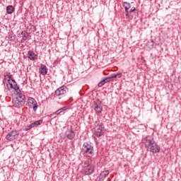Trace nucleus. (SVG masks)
<instances>
[{
	"instance_id": "nucleus-22",
	"label": "nucleus",
	"mask_w": 181,
	"mask_h": 181,
	"mask_svg": "<svg viewBox=\"0 0 181 181\" xmlns=\"http://www.w3.org/2000/svg\"><path fill=\"white\" fill-rule=\"evenodd\" d=\"M123 6L124 8V9H131V4H129V2L124 1L123 3Z\"/></svg>"
},
{
	"instance_id": "nucleus-29",
	"label": "nucleus",
	"mask_w": 181,
	"mask_h": 181,
	"mask_svg": "<svg viewBox=\"0 0 181 181\" xmlns=\"http://www.w3.org/2000/svg\"><path fill=\"white\" fill-rule=\"evenodd\" d=\"M8 84L10 85V88H13V83H11V81L8 79Z\"/></svg>"
},
{
	"instance_id": "nucleus-10",
	"label": "nucleus",
	"mask_w": 181,
	"mask_h": 181,
	"mask_svg": "<svg viewBox=\"0 0 181 181\" xmlns=\"http://www.w3.org/2000/svg\"><path fill=\"white\" fill-rule=\"evenodd\" d=\"M64 135L68 139H70L71 141L72 139H74V136H76V133L74 131H73V128L70 127L69 129H67L64 133Z\"/></svg>"
},
{
	"instance_id": "nucleus-13",
	"label": "nucleus",
	"mask_w": 181,
	"mask_h": 181,
	"mask_svg": "<svg viewBox=\"0 0 181 181\" xmlns=\"http://www.w3.org/2000/svg\"><path fill=\"white\" fill-rule=\"evenodd\" d=\"M95 169L93 165H90L89 167H87L86 168L83 169L84 175L86 176H90V175H93L94 173Z\"/></svg>"
},
{
	"instance_id": "nucleus-33",
	"label": "nucleus",
	"mask_w": 181,
	"mask_h": 181,
	"mask_svg": "<svg viewBox=\"0 0 181 181\" xmlns=\"http://www.w3.org/2000/svg\"><path fill=\"white\" fill-rule=\"evenodd\" d=\"M8 90H11V88H9V87H8Z\"/></svg>"
},
{
	"instance_id": "nucleus-28",
	"label": "nucleus",
	"mask_w": 181,
	"mask_h": 181,
	"mask_svg": "<svg viewBox=\"0 0 181 181\" xmlns=\"http://www.w3.org/2000/svg\"><path fill=\"white\" fill-rule=\"evenodd\" d=\"M135 11H136V8L135 7H132L129 11V13H132V12H135Z\"/></svg>"
},
{
	"instance_id": "nucleus-8",
	"label": "nucleus",
	"mask_w": 181,
	"mask_h": 181,
	"mask_svg": "<svg viewBox=\"0 0 181 181\" xmlns=\"http://www.w3.org/2000/svg\"><path fill=\"white\" fill-rule=\"evenodd\" d=\"M148 152H151L152 153H159L160 152V146L158 145L157 142H155L150 147L146 149Z\"/></svg>"
},
{
	"instance_id": "nucleus-25",
	"label": "nucleus",
	"mask_w": 181,
	"mask_h": 181,
	"mask_svg": "<svg viewBox=\"0 0 181 181\" xmlns=\"http://www.w3.org/2000/svg\"><path fill=\"white\" fill-rule=\"evenodd\" d=\"M32 128H33V126L32 124V123L28 125L25 129V131H29L30 129H32Z\"/></svg>"
},
{
	"instance_id": "nucleus-23",
	"label": "nucleus",
	"mask_w": 181,
	"mask_h": 181,
	"mask_svg": "<svg viewBox=\"0 0 181 181\" xmlns=\"http://www.w3.org/2000/svg\"><path fill=\"white\" fill-rule=\"evenodd\" d=\"M29 35L27 33H24L23 35V38L21 40V43H25V40H28Z\"/></svg>"
},
{
	"instance_id": "nucleus-20",
	"label": "nucleus",
	"mask_w": 181,
	"mask_h": 181,
	"mask_svg": "<svg viewBox=\"0 0 181 181\" xmlns=\"http://www.w3.org/2000/svg\"><path fill=\"white\" fill-rule=\"evenodd\" d=\"M90 166H91V164H90V161L86 160L83 163L82 168H83V170L90 167Z\"/></svg>"
},
{
	"instance_id": "nucleus-27",
	"label": "nucleus",
	"mask_w": 181,
	"mask_h": 181,
	"mask_svg": "<svg viewBox=\"0 0 181 181\" xmlns=\"http://www.w3.org/2000/svg\"><path fill=\"white\" fill-rule=\"evenodd\" d=\"M8 80H9L10 81H11H11H12L13 83H16V81H15V79H13V78L12 77V74L8 76Z\"/></svg>"
},
{
	"instance_id": "nucleus-12",
	"label": "nucleus",
	"mask_w": 181,
	"mask_h": 181,
	"mask_svg": "<svg viewBox=\"0 0 181 181\" xmlns=\"http://www.w3.org/2000/svg\"><path fill=\"white\" fill-rule=\"evenodd\" d=\"M109 175H110V171L108 170L102 171L100 173L99 176L97 177V178L95 179V181H104L107 177V176H108Z\"/></svg>"
},
{
	"instance_id": "nucleus-16",
	"label": "nucleus",
	"mask_w": 181,
	"mask_h": 181,
	"mask_svg": "<svg viewBox=\"0 0 181 181\" xmlns=\"http://www.w3.org/2000/svg\"><path fill=\"white\" fill-rule=\"evenodd\" d=\"M6 39H8L10 42H13L16 39V35L13 33H8V35L6 37Z\"/></svg>"
},
{
	"instance_id": "nucleus-3",
	"label": "nucleus",
	"mask_w": 181,
	"mask_h": 181,
	"mask_svg": "<svg viewBox=\"0 0 181 181\" xmlns=\"http://www.w3.org/2000/svg\"><path fill=\"white\" fill-rule=\"evenodd\" d=\"M69 91V88L66 86L59 87L55 90V95L59 97V100H62V97H64L67 92Z\"/></svg>"
},
{
	"instance_id": "nucleus-31",
	"label": "nucleus",
	"mask_w": 181,
	"mask_h": 181,
	"mask_svg": "<svg viewBox=\"0 0 181 181\" xmlns=\"http://www.w3.org/2000/svg\"><path fill=\"white\" fill-rule=\"evenodd\" d=\"M18 35H22L23 36V35H25V33H23V31H20Z\"/></svg>"
},
{
	"instance_id": "nucleus-9",
	"label": "nucleus",
	"mask_w": 181,
	"mask_h": 181,
	"mask_svg": "<svg viewBox=\"0 0 181 181\" xmlns=\"http://www.w3.org/2000/svg\"><path fill=\"white\" fill-rule=\"evenodd\" d=\"M28 103L30 108L33 109L34 112H36V111H37V102H36V100L35 98H29Z\"/></svg>"
},
{
	"instance_id": "nucleus-7",
	"label": "nucleus",
	"mask_w": 181,
	"mask_h": 181,
	"mask_svg": "<svg viewBox=\"0 0 181 181\" xmlns=\"http://www.w3.org/2000/svg\"><path fill=\"white\" fill-rule=\"evenodd\" d=\"M143 144L145 146L146 149H148L151 147L152 144H153L156 141L152 136H146L145 138L143 139Z\"/></svg>"
},
{
	"instance_id": "nucleus-4",
	"label": "nucleus",
	"mask_w": 181,
	"mask_h": 181,
	"mask_svg": "<svg viewBox=\"0 0 181 181\" xmlns=\"http://www.w3.org/2000/svg\"><path fill=\"white\" fill-rule=\"evenodd\" d=\"M103 129H104V124L103 122L98 121L95 123V135L100 138V136H103Z\"/></svg>"
},
{
	"instance_id": "nucleus-24",
	"label": "nucleus",
	"mask_w": 181,
	"mask_h": 181,
	"mask_svg": "<svg viewBox=\"0 0 181 181\" xmlns=\"http://www.w3.org/2000/svg\"><path fill=\"white\" fill-rule=\"evenodd\" d=\"M105 79H103L102 81H100L99 83H98V87H103V86H104V84H105Z\"/></svg>"
},
{
	"instance_id": "nucleus-15",
	"label": "nucleus",
	"mask_w": 181,
	"mask_h": 181,
	"mask_svg": "<svg viewBox=\"0 0 181 181\" xmlns=\"http://www.w3.org/2000/svg\"><path fill=\"white\" fill-rule=\"evenodd\" d=\"M39 70L42 76H46L48 71L47 66H46V65L44 64H41V66L40 67Z\"/></svg>"
},
{
	"instance_id": "nucleus-6",
	"label": "nucleus",
	"mask_w": 181,
	"mask_h": 181,
	"mask_svg": "<svg viewBox=\"0 0 181 181\" xmlns=\"http://www.w3.org/2000/svg\"><path fill=\"white\" fill-rule=\"evenodd\" d=\"M19 130H12L6 136V139L11 141H15V139H18V138L19 137Z\"/></svg>"
},
{
	"instance_id": "nucleus-26",
	"label": "nucleus",
	"mask_w": 181,
	"mask_h": 181,
	"mask_svg": "<svg viewBox=\"0 0 181 181\" xmlns=\"http://www.w3.org/2000/svg\"><path fill=\"white\" fill-rule=\"evenodd\" d=\"M125 12H126V16L127 18H129L131 17V16H129V9H125Z\"/></svg>"
},
{
	"instance_id": "nucleus-17",
	"label": "nucleus",
	"mask_w": 181,
	"mask_h": 181,
	"mask_svg": "<svg viewBox=\"0 0 181 181\" xmlns=\"http://www.w3.org/2000/svg\"><path fill=\"white\" fill-rule=\"evenodd\" d=\"M14 11L15 7H13V6L11 5L6 6V12L7 13H8V15H12V13H13Z\"/></svg>"
},
{
	"instance_id": "nucleus-2",
	"label": "nucleus",
	"mask_w": 181,
	"mask_h": 181,
	"mask_svg": "<svg viewBox=\"0 0 181 181\" xmlns=\"http://www.w3.org/2000/svg\"><path fill=\"white\" fill-rule=\"evenodd\" d=\"M82 151L88 158H93L94 156V146L91 142L83 143Z\"/></svg>"
},
{
	"instance_id": "nucleus-19",
	"label": "nucleus",
	"mask_w": 181,
	"mask_h": 181,
	"mask_svg": "<svg viewBox=\"0 0 181 181\" xmlns=\"http://www.w3.org/2000/svg\"><path fill=\"white\" fill-rule=\"evenodd\" d=\"M42 122L43 119H40L31 123V124L33 125V128H35L36 127H39V125H40Z\"/></svg>"
},
{
	"instance_id": "nucleus-11",
	"label": "nucleus",
	"mask_w": 181,
	"mask_h": 181,
	"mask_svg": "<svg viewBox=\"0 0 181 181\" xmlns=\"http://www.w3.org/2000/svg\"><path fill=\"white\" fill-rule=\"evenodd\" d=\"M117 77H118V78H121V77H122V73L112 74L108 77H106L103 79L105 80V83H108L110 81H112V80H114V78H117Z\"/></svg>"
},
{
	"instance_id": "nucleus-5",
	"label": "nucleus",
	"mask_w": 181,
	"mask_h": 181,
	"mask_svg": "<svg viewBox=\"0 0 181 181\" xmlns=\"http://www.w3.org/2000/svg\"><path fill=\"white\" fill-rule=\"evenodd\" d=\"M96 114H101L103 112V102L100 99H97L93 101V105L92 106Z\"/></svg>"
},
{
	"instance_id": "nucleus-21",
	"label": "nucleus",
	"mask_w": 181,
	"mask_h": 181,
	"mask_svg": "<svg viewBox=\"0 0 181 181\" xmlns=\"http://www.w3.org/2000/svg\"><path fill=\"white\" fill-rule=\"evenodd\" d=\"M153 45H155V42H153V40H151V41H148L146 43V45L150 49H153Z\"/></svg>"
},
{
	"instance_id": "nucleus-30",
	"label": "nucleus",
	"mask_w": 181,
	"mask_h": 181,
	"mask_svg": "<svg viewBox=\"0 0 181 181\" xmlns=\"http://www.w3.org/2000/svg\"><path fill=\"white\" fill-rule=\"evenodd\" d=\"M11 74V73H9V72H6V74L4 75V77H8V76H10Z\"/></svg>"
},
{
	"instance_id": "nucleus-1",
	"label": "nucleus",
	"mask_w": 181,
	"mask_h": 181,
	"mask_svg": "<svg viewBox=\"0 0 181 181\" xmlns=\"http://www.w3.org/2000/svg\"><path fill=\"white\" fill-rule=\"evenodd\" d=\"M13 90H15L16 91V97L13 98L12 100V104L13 107L16 108H22L25 105V103H26V96L23 94H22V92L21 91V89L19 88V86H18V83H14L13 85Z\"/></svg>"
},
{
	"instance_id": "nucleus-14",
	"label": "nucleus",
	"mask_w": 181,
	"mask_h": 181,
	"mask_svg": "<svg viewBox=\"0 0 181 181\" xmlns=\"http://www.w3.org/2000/svg\"><path fill=\"white\" fill-rule=\"evenodd\" d=\"M27 56L30 60L34 62V60H37V54H35V52L29 50L28 52Z\"/></svg>"
},
{
	"instance_id": "nucleus-18",
	"label": "nucleus",
	"mask_w": 181,
	"mask_h": 181,
	"mask_svg": "<svg viewBox=\"0 0 181 181\" xmlns=\"http://www.w3.org/2000/svg\"><path fill=\"white\" fill-rule=\"evenodd\" d=\"M69 109V107L64 106L63 107H61L59 110H57L54 114L55 115H60L63 111H66Z\"/></svg>"
},
{
	"instance_id": "nucleus-32",
	"label": "nucleus",
	"mask_w": 181,
	"mask_h": 181,
	"mask_svg": "<svg viewBox=\"0 0 181 181\" xmlns=\"http://www.w3.org/2000/svg\"><path fill=\"white\" fill-rule=\"evenodd\" d=\"M71 101H73V98H69V103H71Z\"/></svg>"
}]
</instances>
